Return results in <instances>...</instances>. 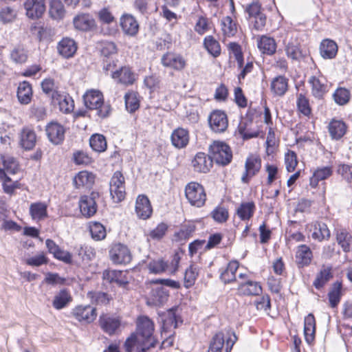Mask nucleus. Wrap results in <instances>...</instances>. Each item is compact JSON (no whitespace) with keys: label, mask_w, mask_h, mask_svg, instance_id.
I'll list each match as a JSON object with an SVG mask.
<instances>
[{"label":"nucleus","mask_w":352,"mask_h":352,"mask_svg":"<svg viewBox=\"0 0 352 352\" xmlns=\"http://www.w3.org/2000/svg\"><path fill=\"white\" fill-rule=\"evenodd\" d=\"M98 323L102 331L112 336L117 333L121 325L120 318L108 314H103L99 317Z\"/></svg>","instance_id":"obj_9"},{"label":"nucleus","mask_w":352,"mask_h":352,"mask_svg":"<svg viewBox=\"0 0 352 352\" xmlns=\"http://www.w3.org/2000/svg\"><path fill=\"white\" fill-rule=\"evenodd\" d=\"M194 170L198 173H208L212 166V160L210 156L199 152L197 153L192 160Z\"/></svg>","instance_id":"obj_19"},{"label":"nucleus","mask_w":352,"mask_h":352,"mask_svg":"<svg viewBox=\"0 0 352 352\" xmlns=\"http://www.w3.org/2000/svg\"><path fill=\"white\" fill-rule=\"evenodd\" d=\"M10 58L16 63H24L28 59V52L21 46H17L10 53Z\"/></svg>","instance_id":"obj_59"},{"label":"nucleus","mask_w":352,"mask_h":352,"mask_svg":"<svg viewBox=\"0 0 352 352\" xmlns=\"http://www.w3.org/2000/svg\"><path fill=\"white\" fill-rule=\"evenodd\" d=\"M239 263L236 261H230L226 269H224L220 275L221 280L225 283H230L236 280V272L239 268Z\"/></svg>","instance_id":"obj_40"},{"label":"nucleus","mask_w":352,"mask_h":352,"mask_svg":"<svg viewBox=\"0 0 352 352\" xmlns=\"http://www.w3.org/2000/svg\"><path fill=\"white\" fill-rule=\"evenodd\" d=\"M30 213L34 220H41L47 217V205L42 202L33 203L30 206Z\"/></svg>","instance_id":"obj_48"},{"label":"nucleus","mask_w":352,"mask_h":352,"mask_svg":"<svg viewBox=\"0 0 352 352\" xmlns=\"http://www.w3.org/2000/svg\"><path fill=\"white\" fill-rule=\"evenodd\" d=\"M208 120L210 128L214 133H223L228 129V116L223 111L214 110L212 111L208 116Z\"/></svg>","instance_id":"obj_7"},{"label":"nucleus","mask_w":352,"mask_h":352,"mask_svg":"<svg viewBox=\"0 0 352 352\" xmlns=\"http://www.w3.org/2000/svg\"><path fill=\"white\" fill-rule=\"evenodd\" d=\"M333 96L337 104L344 105L349 101L350 92L348 89L340 87L336 90Z\"/></svg>","instance_id":"obj_62"},{"label":"nucleus","mask_w":352,"mask_h":352,"mask_svg":"<svg viewBox=\"0 0 352 352\" xmlns=\"http://www.w3.org/2000/svg\"><path fill=\"white\" fill-rule=\"evenodd\" d=\"M333 277L331 265H322L313 283L314 286L319 289L322 288Z\"/></svg>","instance_id":"obj_27"},{"label":"nucleus","mask_w":352,"mask_h":352,"mask_svg":"<svg viewBox=\"0 0 352 352\" xmlns=\"http://www.w3.org/2000/svg\"><path fill=\"white\" fill-rule=\"evenodd\" d=\"M163 66L175 70L181 71L185 68L186 60L180 54L173 52H167L161 58Z\"/></svg>","instance_id":"obj_15"},{"label":"nucleus","mask_w":352,"mask_h":352,"mask_svg":"<svg viewBox=\"0 0 352 352\" xmlns=\"http://www.w3.org/2000/svg\"><path fill=\"white\" fill-rule=\"evenodd\" d=\"M252 121L245 120L240 122L238 130L243 139L248 140L257 137L258 132L251 128Z\"/></svg>","instance_id":"obj_51"},{"label":"nucleus","mask_w":352,"mask_h":352,"mask_svg":"<svg viewBox=\"0 0 352 352\" xmlns=\"http://www.w3.org/2000/svg\"><path fill=\"white\" fill-rule=\"evenodd\" d=\"M89 229L92 239L95 241L103 240L107 236L105 227L100 222H90Z\"/></svg>","instance_id":"obj_46"},{"label":"nucleus","mask_w":352,"mask_h":352,"mask_svg":"<svg viewBox=\"0 0 352 352\" xmlns=\"http://www.w3.org/2000/svg\"><path fill=\"white\" fill-rule=\"evenodd\" d=\"M270 89L274 95L283 96L288 89V79L283 76L274 78L271 82Z\"/></svg>","instance_id":"obj_39"},{"label":"nucleus","mask_w":352,"mask_h":352,"mask_svg":"<svg viewBox=\"0 0 352 352\" xmlns=\"http://www.w3.org/2000/svg\"><path fill=\"white\" fill-rule=\"evenodd\" d=\"M210 157L220 165H227L232 159V153L230 146L222 142H214L210 146Z\"/></svg>","instance_id":"obj_3"},{"label":"nucleus","mask_w":352,"mask_h":352,"mask_svg":"<svg viewBox=\"0 0 352 352\" xmlns=\"http://www.w3.org/2000/svg\"><path fill=\"white\" fill-rule=\"evenodd\" d=\"M329 237L330 231L325 223L321 222L314 223L312 233L313 239L322 241L324 239H328Z\"/></svg>","instance_id":"obj_44"},{"label":"nucleus","mask_w":352,"mask_h":352,"mask_svg":"<svg viewBox=\"0 0 352 352\" xmlns=\"http://www.w3.org/2000/svg\"><path fill=\"white\" fill-rule=\"evenodd\" d=\"M204 45L207 51L214 57H217L221 54V47L219 42L212 36H208L204 38Z\"/></svg>","instance_id":"obj_54"},{"label":"nucleus","mask_w":352,"mask_h":352,"mask_svg":"<svg viewBox=\"0 0 352 352\" xmlns=\"http://www.w3.org/2000/svg\"><path fill=\"white\" fill-rule=\"evenodd\" d=\"M261 160L258 157H248L245 164V171L241 177L243 183H248L261 169Z\"/></svg>","instance_id":"obj_16"},{"label":"nucleus","mask_w":352,"mask_h":352,"mask_svg":"<svg viewBox=\"0 0 352 352\" xmlns=\"http://www.w3.org/2000/svg\"><path fill=\"white\" fill-rule=\"evenodd\" d=\"M52 100L54 104L58 105L60 111L65 113H70L74 110V100L65 92L54 91L52 94Z\"/></svg>","instance_id":"obj_13"},{"label":"nucleus","mask_w":352,"mask_h":352,"mask_svg":"<svg viewBox=\"0 0 352 352\" xmlns=\"http://www.w3.org/2000/svg\"><path fill=\"white\" fill-rule=\"evenodd\" d=\"M89 144L94 151L98 153L103 152L107 149L106 138L100 134L92 135L89 140Z\"/></svg>","instance_id":"obj_52"},{"label":"nucleus","mask_w":352,"mask_h":352,"mask_svg":"<svg viewBox=\"0 0 352 352\" xmlns=\"http://www.w3.org/2000/svg\"><path fill=\"white\" fill-rule=\"evenodd\" d=\"M135 212L137 215L142 219H146L150 217L153 210L147 197L144 195H139L135 203Z\"/></svg>","instance_id":"obj_23"},{"label":"nucleus","mask_w":352,"mask_h":352,"mask_svg":"<svg viewBox=\"0 0 352 352\" xmlns=\"http://www.w3.org/2000/svg\"><path fill=\"white\" fill-rule=\"evenodd\" d=\"M224 344V336L223 333H216L210 344L208 352H221Z\"/></svg>","instance_id":"obj_61"},{"label":"nucleus","mask_w":352,"mask_h":352,"mask_svg":"<svg viewBox=\"0 0 352 352\" xmlns=\"http://www.w3.org/2000/svg\"><path fill=\"white\" fill-rule=\"evenodd\" d=\"M109 256L113 263L126 264L131 262L132 256L129 248L121 243L113 245L109 250Z\"/></svg>","instance_id":"obj_8"},{"label":"nucleus","mask_w":352,"mask_h":352,"mask_svg":"<svg viewBox=\"0 0 352 352\" xmlns=\"http://www.w3.org/2000/svg\"><path fill=\"white\" fill-rule=\"evenodd\" d=\"M195 231V226L191 224L184 225L178 232L174 234V240L182 242L187 240Z\"/></svg>","instance_id":"obj_55"},{"label":"nucleus","mask_w":352,"mask_h":352,"mask_svg":"<svg viewBox=\"0 0 352 352\" xmlns=\"http://www.w3.org/2000/svg\"><path fill=\"white\" fill-rule=\"evenodd\" d=\"M333 167L332 165L318 166L314 170L311 177L309 179V185L315 188L318 186V183L328 179L332 176Z\"/></svg>","instance_id":"obj_18"},{"label":"nucleus","mask_w":352,"mask_h":352,"mask_svg":"<svg viewBox=\"0 0 352 352\" xmlns=\"http://www.w3.org/2000/svg\"><path fill=\"white\" fill-rule=\"evenodd\" d=\"M168 225L165 223H159L156 228L150 231L148 236L153 240H160L166 234L168 230Z\"/></svg>","instance_id":"obj_64"},{"label":"nucleus","mask_w":352,"mask_h":352,"mask_svg":"<svg viewBox=\"0 0 352 352\" xmlns=\"http://www.w3.org/2000/svg\"><path fill=\"white\" fill-rule=\"evenodd\" d=\"M0 180L2 182V186L4 192L7 194H12L15 189L20 188V184L16 182H12V179L7 176L5 170L0 168Z\"/></svg>","instance_id":"obj_45"},{"label":"nucleus","mask_w":352,"mask_h":352,"mask_svg":"<svg viewBox=\"0 0 352 352\" xmlns=\"http://www.w3.org/2000/svg\"><path fill=\"white\" fill-rule=\"evenodd\" d=\"M129 273L126 271L106 270L102 273V278L108 283H115L120 286L129 283Z\"/></svg>","instance_id":"obj_17"},{"label":"nucleus","mask_w":352,"mask_h":352,"mask_svg":"<svg viewBox=\"0 0 352 352\" xmlns=\"http://www.w3.org/2000/svg\"><path fill=\"white\" fill-rule=\"evenodd\" d=\"M49 13L50 16L55 20H60L65 15V9L60 0H52L50 5Z\"/></svg>","instance_id":"obj_53"},{"label":"nucleus","mask_w":352,"mask_h":352,"mask_svg":"<svg viewBox=\"0 0 352 352\" xmlns=\"http://www.w3.org/2000/svg\"><path fill=\"white\" fill-rule=\"evenodd\" d=\"M254 210L255 205L254 202H244L241 203L237 208L236 214L241 220L245 221L250 219L253 216Z\"/></svg>","instance_id":"obj_47"},{"label":"nucleus","mask_w":352,"mask_h":352,"mask_svg":"<svg viewBox=\"0 0 352 352\" xmlns=\"http://www.w3.org/2000/svg\"><path fill=\"white\" fill-rule=\"evenodd\" d=\"M316 320L312 314H308L305 318L304 334L306 342L311 344L315 339Z\"/></svg>","instance_id":"obj_35"},{"label":"nucleus","mask_w":352,"mask_h":352,"mask_svg":"<svg viewBox=\"0 0 352 352\" xmlns=\"http://www.w3.org/2000/svg\"><path fill=\"white\" fill-rule=\"evenodd\" d=\"M308 82L311 85L312 95L316 98H322L327 91V85L321 79L315 76H311Z\"/></svg>","instance_id":"obj_36"},{"label":"nucleus","mask_w":352,"mask_h":352,"mask_svg":"<svg viewBox=\"0 0 352 352\" xmlns=\"http://www.w3.org/2000/svg\"><path fill=\"white\" fill-rule=\"evenodd\" d=\"M24 8L28 17L32 19L40 18L45 10L43 0H26Z\"/></svg>","instance_id":"obj_20"},{"label":"nucleus","mask_w":352,"mask_h":352,"mask_svg":"<svg viewBox=\"0 0 352 352\" xmlns=\"http://www.w3.org/2000/svg\"><path fill=\"white\" fill-rule=\"evenodd\" d=\"M72 301V296L66 289H63L56 293L52 300V306L57 310L62 309Z\"/></svg>","instance_id":"obj_31"},{"label":"nucleus","mask_w":352,"mask_h":352,"mask_svg":"<svg viewBox=\"0 0 352 352\" xmlns=\"http://www.w3.org/2000/svg\"><path fill=\"white\" fill-rule=\"evenodd\" d=\"M95 175L86 170L80 171L74 178V183L77 188H90L94 184Z\"/></svg>","instance_id":"obj_32"},{"label":"nucleus","mask_w":352,"mask_h":352,"mask_svg":"<svg viewBox=\"0 0 352 352\" xmlns=\"http://www.w3.org/2000/svg\"><path fill=\"white\" fill-rule=\"evenodd\" d=\"M120 25L127 35L135 36L138 32L139 24L131 14H123L120 18Z\"/></svg>","instance_id":"obj_25"},{"label":"nucleus","mask_w":352,"mask_h":352,"mask_svg":"<svg viewBox=\"0 0 352 352\" xmlns=\"http://www.w3.org/2000/svg\"><path fill=\"white\" fill-rule=\"evenodd\" d=\"M162 333L170 332L177 327V316L174 309H170L160 315Z\"/></svg>","instance_id":"obj_28"},{"label":"nucleus","mask_w":352,"mask_h":352,"mask_svg":"<svg viewBox=\"0 0 352 352\" xmlns=\"http://www.w3.org/2000/svg\"><path fill=\"white\" fill-rule=\"evenodd\" d=\"M342 287V283L336 281L332 285L331 289L329 292L328 297L329 303L333 308L336 307L340 301Z\"/></svg>","instance_id":"obj_50"},{"label":"nucleus","mask_w":352,"mask_h":352,"mask_svg":"<svg viewBox=\"0 0 352 352\" xmlns=\"http://www.w3.org/2000/svg\"><path fill=\"white\" fill-rule=\"evenodd\" d=\"M125 106L126 109L133 113L139 108V100L135 92H129L124 96Z\"/></svg>","instance_id":"obj_63"},{"label":"nucleus","mask_w":352,"mask_h":352,"mask_svg":"<svg viewBox=\"0 0 352 352\" xmlns=\"http://www.w3.org/2000/svg\"><path fill=\"white\" fill-rule=\"evenodd\" d=\"M111 77L118 82L130 85L135 80V74L129 67H122L120 69L113 72Z\"/></svg>","instance_id":"obj_22"},{"label":"nucleus","mask_w":352,"mask_h":352,"mask_svg":"<svg viewBox=\"0 0 352 352\" xmlns=\"http://www.w3.org/2000/svg\"><path fill=\"white\" fill-rule=\"evenodd\" d=\"M346 131V126L342 121L333 120L329 124V132L334 140L340 139Z\"/></svg>","instance_id":"obj_42"},{"label":"nucleus","mask_w":352,"mask_h":352,"mask_svg":"<svg viewBox=\"0 0 352 352\" xmlns=\"http://www.w3.org/2000/svg\"><path fill=\"white\" fill-rule=\"evenodd\" d=\"M296 104L298 111L303 115L308 116L311 113V109L308 98L302 94L297 96Z\"/></svg>","instance_id":"obj_58"},{"label":"nucleus","mask_w":352,"mask_h":352,"mask_svg":"<svg viewBox=\"0 0 352 352\" xmlns=\"http://www.w3.org/2000/svg\"><path fill=\"white\" fill-rule=\"evenodd\" d=\"M58 54L64 58L72 57L77 50V45L74 40L70 38H63L57 45Z\"/></svg>","instance_id":"obj_24"},{"label":"nucleus","mask_w":352,"mask_h":352,"mask_svg":"<svg viewBox=\"0 0 352 352\" xmlns=\"http://www.w3.org/2000/svg\"><path fill=\"white\" fill-rule=\"evenodd\" d=\"M221 29L226 36H232L236 32V25L230 16H226L221 20Z\"/></svg>","instance_id":"obj_57"},{"label":"nucleus","mask_w":352,"mask_h":352,"mask_svg":"<svg viewBox=\"0 0 352 352\" xmlns=\"http://www.w3.org/2000/svg\"><path fill=\"white\" fill-rule=\"evenodd\" d=\"M72 316L79 322H92L97 316L96 310L90 305H78L73 309Z\"/></svg>","instance_id":"obj_10"},{"label":"nucleus","mask_w":352,"mask_h":352,"mask_svg":"<svg viewBox=\"0 0 352 352\" xmlns=\"http://www.w3.org/2000/svg\"><path fill=\"white\" fill-rule=\"evenodd\" d=\"M336 241L345 252L351 250L352 236L344 229L338 230L336 231Z\"/></svg>","instance_id":"obj_41"},{"label":"nucleus","mask_w":352,"mask_h":352,"mask_svg":"<svg viewBox=\"0 0 352 352\" xmlns=\"http://www.w3.org/2000/svg\"><path fill=\"white\" fill-rule=\"evenodd\" d=\"M151 347H152V344L146 342L136 333L131 335L124 343V349L126 352H146Z\"/></svg>","instance_id":"obj_12"},{"label":"nucleus","mask_w":352,"mask_h":352,"mask_svg":"<svg viewBox=\"0 0 352 352\" xmlns=\"http://www.w3.org/2000/svg\"><path fill=\"white\" fill-rule=\"evenodd\" d=\"M32 97V89L31 85L23 81L19 85L17 89V98L22 104H28L30 102Z\"/></svg>","instance_id":"obj_37"},{"label":"nucleus","mask_w":352,"mask_h":352,"mask_svg":"<svg viewBox=\"0 0 352 352\" xmlns=\"http://www.w3.org/2000/svg\"><path fill=\"white\" fill-rule=\"evenodd\" d=\"M198 275L199 268L195 265H190L186 268L184 277V287L186 288L192 287L195 284Z\"/></svg>","instance_id":"obj_49"},{"label":"nucleus","mask_w":352,"mask_h":352,"mask_svg":"<svg viewBox=\"0 0 352 352\" xmlns=\"http://www.w3.org/2000/svg\"><path fill=\"white\" fill-rule=\"evenodd\" d=\"M170 138L175 147L177 148H184L189 142L188 131L183 128H177L173 131Z\"/></svg>","instance_id":"obj_30"},{"label":"nucleus","mask_w":352,"mask_h":352,"mask_svg":"<svg viewBox=\"0 0 352 352\" xmlns=\"http://www.w3.org/2000/svg\"><path fill=\"white\" fill-rule=\"evenodd\" d=\"M74 28L81 31H88L95 26V21L89 14H80L73 19Z\"/></svg>","instance_id":"obj_29"},{"label":"nucleus","mask_w":352,"mask_h":352,"mask_svg":"<svg viewBox=\"0 0 352 352\" xmlns=\"http://www.w3.org/2000/svg\"><path fill=\"white\" fill-rule=\"evenodd\" d=\"M245 12L248 14L249 19H253L254 28L256 30H261L265 25L266 16L261 11V5L257 2H253L245 8Z\"/></svg>","instance_id":"obj_11"},{"label":"nucleus","mask_w":352,"mask_h":352,"mask_svg":"<svg viewBox=\"0 0 352 352\" xmlns=\"http://www.w3.org/2000/svg\"><path fill=\"white\" fill-rule=\"evenodd\" d=\"M36 135L35 132L28 128L23 129L21 133L20 143L25 150L32 149L36 144Z\"/></svg>","instance_id":"obj_38"},{"label":"nucleus","mask_w":352,"mask_h":352,"mask_svg":"<svg viewBox=\"0 0 352 352\" xmlns=\"http://www.w3.org/2000/svg\"><path fill=\"white\" fill-rule=\"evenodd\" d=\"M148 269L151 273L161 274L167 272L168 264L162 259L153 260L148 264Z\"/></svg>","instance_id":"obj_60"},{"label":"nucleus","mask_w":352,"mask_h":352,"mask_svg":"<svg viewBox=\"0 0 352 352\" xmlns=\"http://www.w3.org/2000/svg\"><path fill=\"white\" fill-rule=\"evenodd\" d=\"M295 258L297 265L299 267H303L311 263L313 253L309 246L300 245L297 247Z\"/></svg>","instance_id":"obj_21"},{"label":"nucleus","mask_w":352,"mask_h":352,"mask_svg":"<svg viewBox=\"0 0 352 352\" xmlns=\"http://www.w3.org/2000/svg\"><path fill=\"white\" fill-rule=\"evenodd\" d=\"M95 256V252L89 246H81L78 250L77 261L78 265H85Z\"/></svg>","instance_id":"obj_43"},{"label":"nucleus","mask_w":352,"mask_h":352,"mask_svg":"<svg viewBox=\"0 0 352 352\" xmlns=\"http://www.w3.org/2000/svg\"><path fill=\"white\" fill-rule=\"evenodd\" d=\"M257 46L263 54L267 55H272L276 50L274 39L267 36H262L257 38Z\"/></svg>","instance_id":"obj_34"},{"label":"nucleus","mask_w":352,"mask_h":352,"mask_svg":"<svg viewBox=\"0 0 352 352\" xmlns=\"http://www.w3.org/2000/svg\"><path fill=\"white\" fill-rule=\"evenodd\" d=\"M1 161L4 169L7 173L10 174H15L19 169L18 162L12 156L3 155L1 156Z\"/></svg>","instance_id":"obj_56"},{"label":"nucleus","mask_w":352,"mask_h":352,"mask_svg":"<svg viewBox=\"0 0 352 352\" xmlns=\"http://www.w3.org/2000/svg\"><path fill=\"white\" fill-rule=\"evenodd\" d=\"M154 329V322L148 316H141L138 318L136 334L146 342L152 344V347L155 346L156 342L153 336Z\"/></svg>","instance_id":"obj_5"},{"label":"nucleus","mask_w":352,"mask_h":352,"mask_svg":"<svg viewBox=\"0 0 352 352\" xmlns=\"http://www.w3.org/2000/svg\"><path fill=\"white\" fill-rule=\"evenodd\" d=\"M238 291L241 295L257 296L262 292V287L258 282L248 280L239 284Z\"/></svg>","instance_id":"obj_33"},{"label":"nucleus","mask_w":352,"mask_h":352,"mask_svg":"<svg viewBox=\"0 0 352 352\" xmlns=\"http://www.w3.org/2000/svg\"><path fill=\"white\" fill-rule=\"evenodd\" d=\"M83 100L87 108L97 110L99 117L104 118L109 115L111 107L104 103L103 95L100 91L95 89L87 91L83 96Z\"/></svg>","instance_id":"obj_1"},{"label":"nucleus","mask_w":352,"mask_h":352,"mask_svg":"<svg viewBox=\"0 0 352 352\" xmlns=\"http://www.w3.org/2000/svg\"><path fill=\"white\" fill-rule=\"evenodd\" d=\"M320 54L324 59H333L338 53V46L337 43L329 38L322 41L320 44Z\"/></svg>","instance_id":"obj_26"},{"label":"nucleus","mask_w":352,"mask_h":352,"mask_svg":"<svg viewBox=\"0 0 352 352\" xmlns=\"http://www.w3.org/2000/svg\"><path fill=\"white\" fill-rule=\"evenodd\" d=\"M99 194L92 192L89 195H82L80 197L78 205L82 215L89 218L94 216L98 209L96 199H99Z\"/></svg>","instance_id":"obj_6"},{"label":"nucleus","mask_w":352,"mask_h":352,"mask_svg":"<svg viewBox=\"0 0 352 352\" xmlns=\"http://www.w3.org/2000/svg\"><path fill=\"white\" fill-rule=\"evenodd\" d=\"M49 140L54 144H60L65 138V129L57 122H50L45 128Z\"/></svg>","instance_id":"obj_14"},{"label":"nucleus","mask_w":352,"mask_h":352,"mask_svg":"<svg viewBox=\"0 0 352 352\" xmlns=\"http://www.w3.org/2000/svg\"><path fill=\"white\" fill-rule=\"evenodd\" d=\"M185 195L192 206L202 207L206 201V193L204 188L197 182H190L185 187Z\"/></svg>","instance_id":"obj_2"},{"label":"nucleus","mask_w":352,"mask_h":352,"mask_svg":"<svg viewBox=\"0 0 352 352\" xmlns=\"http://www.w3.org/2000/svg\"><path fill=\"white\" fill-rule=\"evenodd\" d=\"M125 179L120 171H116L109 181V190L114 202L122 201L126 195Z\"/></svg>","instance_id":"obj_4"}]
</instances>
